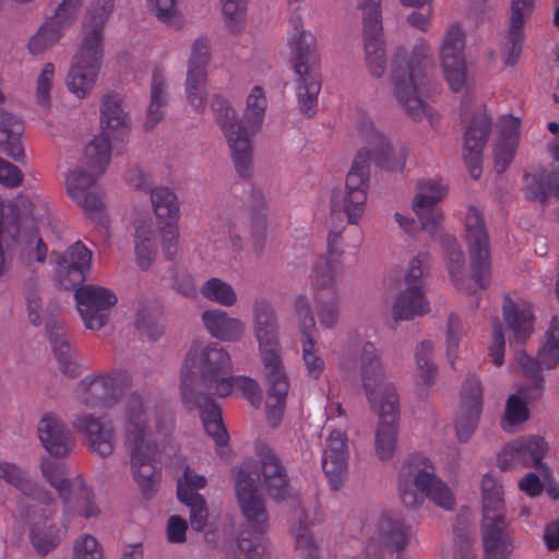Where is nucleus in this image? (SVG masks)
<instances>
[{
  "instance_id": "79ce46f5",
  "label": "nucleus",
  "mask_w": 559,
  "mask_h": 559,
  "mask_svg": "<svg viewBox=\"0 0 559 559\" xmlns=\"http://www.w3.org/2000/svg\"><path fill=\"white\" fill-rule=\"evenodd\" d=\"M23 122L15 116L0 110V150L16 162L25 158L21 142Z\"/></svg>"
},
{
  "instance_id": "7c9ffc66",
  "label": "nucleus",
  "mask_w": 559,
  "mask_h": 559,
  "mask_svg": "<svg viewBox=\"0 0 559 559\" xmlns=\"http://www.w3.org/2000/svg\"><path fill=\"white\" fill-rule=\"evenodd\" d=\"M260 459L257 480L259 487L276 501L284 500L288 493V477L284 466L274 451L266 444L257 445Z\"/></svg>"
},
{
  "instance_id": "680f3d73",
  "label": "nucleus",
  "mask_w": 559,
  "mask_h": 559,
  "mask_svg": "<svg viewBox=\"0 0 559 559\" xmlns=\"http://www.w3.org/2000/svg\"><path fill=\"white\" fill-rule=\"evenodd\" d=\"M55 79V66L46 63L41 69L36 82V99L43 107L50 105V90Z\"/></svg>"
},
{
  "instance_id": "a211bd4d",
  "label": "nucleus",
  "mask_w": 559,
  "mask_h": 559,
  "mask_svg": "<svg viewBox=\"0 0 559 559\" xmlns=\"http://www.w3.org/2000/svg\"><path fill=\"white\" fill-rule=\"evenodd\" d=\"M427 254L413 258L404 275L405 289L397 296L393 306L395 321L412 320L429 312L430 306L424 290V265Z\"/></svg>"
},
{
  "instance_id": "393cba45",
  "label": "nucleus",
  "mask_w": 559,
  "mask_h": 559,
  "mask_svg": "<svg viewBox=\"0 0 559 559\" xmlns=\"http://www.w3.org/2000/svg\"><path fill=\"white\" fill-rule=\"evenodd\" d=\"M85 164L93 173L82 168L70 171L66 178V187L69 197L86 213L93 214L104 206L103 193L96 185V179L105 173L99 170L96 163L91 164L84 155Z\"/></svg>"
},
{
  "instance_id": "13d9d810",
  "label": "nucleus",
  "mask_w": 559,
  "mask_h": 559,
  "mask_svg": "<svg viewBox=\"0 0 559 559\" xmlns=\"http://www.w3.org/2000/svg\"><path fill=\"white\" fill-rule=\"evenodd\" d=\"M432 344L429 341L421 342L415 353L419 376L424 384L430 385L436 377L437 368L430 362Z\"/></svg>"
},
{
  "instance_id": "e433bc0d",
  "label": "nucleus",
  "mask_w": 559,
  "mask_h": 559,
  "mask_svg": "<svg viewBox=\"0 0 559 559\" xmlns=\"http://www.w3.org/2000/svg\"><path fill=\"white\" fill-rule=\"evenodd\" d=\"M520 119L502 117L499 121L498 138L493 146L495 168L502 174L512 163L520 141Z\"/></svg>"
},
{
  "instance_id": "2f4dec72",
  "label": "nucleus",
  "mask_w": 559,
  "mask_h": 559,
  "mask_svg": "<svg viewBox=\"0 0 559 559\" xmlns=\"http://www.w3.org/2000/svg\"><path fill=\"white\" fill-rule=\"evenodd\" d=\"M347 441L346 433L340 429L331 431L325 441L322 468L334 490L338 489L346 478L348 467Z\"/></svg>"
},
{
  "instance_id": "473e14b6",
  "label": "nucleus",
  "mask_w": 559,
  "mask_h": 559,
  "mask_svg": "<svg viewBox=\"0 0 559 559\" xmlns=\"http://www.w3.org/2000/svg\"><path fill=\"white\" fill-rule=\"evenodd\" d=\"M535 0H512L509 29L502 48V58L507 66H514L524 44V24L532 15Z\"/></svg>"
},
{
  "instance_id": "cd10ccee",
  "label": "nucleus",
  "mask_w": 559,
  "mask_h": 559,
  "mask_svg": "<svg viewBox=\"0 0 559 559\" xmlns=\"http://www.w3.org/2000/svg\"><path fill=\"white\" fill-rule=\"evenodd\" d=\"M50 259L57 265L60 286L71 289L85 281L92 263V251L81 241H76L64 254L53 252Z\"/></svg>"
},
{
  "instance_id": "09e8293b",
  "label": "nucleus",
  "mask_w": 559,
  "mask_h": 559,
  "mask_svg": "<svg viewBox=\"0 0 559 559\" xmlns=\"http://www.w3.org/2000/svg\"><path fill=\"white\" fill-rule=\"evenodd\" d=\"M155 230L151 222H142L135 226V254L139 266L146 270L156 255Z\"/></svg>"
},
{
  "instance_id": "6e6d98bb",
  "label": "nucleus",
  "mask_w": 559,
  "mask_h": 559,
  "mask_svg": "<svg viewBox=\"0 0 559 559\" xmlns=\"http://www.w3.org/2000/svg\"><path fill=\"white\" fill-rule=\"evenodd\" d=\"M226 25L231 33L245 27L247 0H221Z\"/></svg>"
},
{
  "instance_id": "20e7f679",
  "label": "nucleus",
  "mask_w": 559,
  "mask_h": 559,
  "mask_svg": "<svg viewBox=\"0 0 559 559\" xmlns=\"http://www.w3.org/2000/svg\"><path fill=\"white\" fill-rule=\"evenodd\" d=\"M360 374L369 404L379 414L374 452L380 461L386 462L394 456L397 445L399 396L393 384L382 382V361L371 342L362 346Z\"/></svg>"
},
{
  "instance_id": "4be33fe9",
  "label": "nucleus",
  "mask_w": 559,
  "mask_h": 559,
  "mask_svg": "<svg viewBox=\"0 0 559 559\" xmlns=\"http://www.w3.org/2000/svg\"><path fill=\"white\" fill-rule=\"evenodd\" d=\"M295 312L298 318L302 361L307 376L313 380H318L325 369V362L319 355L317 340L314 337L316 320L306 296L300 295L296 298Z\"/></svg>"
},
{
  "instance_id": "4d7b16f0",
  "label": "nucleus",
  "mask_w": 559,
  "mask_h": 559,
  "mask_svg": "<svg viewBox=\"0 0 559 559\" xmlns=\"http://www.w3.org/2000/svg\"><path fill=\"white\" fill-rule=\"evenodd\" d=\"M229 383L228 395L235 390L240 391L242 396L246 397L253 406H259L261 403V391L258 382L245 376H231L226 378Z\"/></svg>"
},
{
  "instance_id": "ddd939ff",
  "label": "nucleus",
  "mask_w": 559,
  "mask_h": 559,
  "mask_svg": "<svg viewBox=\"0 0 559 559\" xmlns=\"http://www.w3.org/2000/svg\"><path fill=\"white\" fill-rule=\"evenodd\" d=\"M341 233L331 230L328 236L326 253L316 261L310 284L320 324L331 329L338 316V284L343 280L344 263Z\"/></svg>"
},
{
  "instance_id": "4468645a",
  "label": "nucleus",
  "mask_w": 559,
  "mask_h": 559,
  "mask_svg": "<svg viewBox=\"0 0 559 559\" xmlns=\"http://www.w3.org/2000/svg\"><path fill=\"white\" fill-rule=\"evenodd\" d=\"M40 469L44 478L62 500L67 518L79 515L92 519L100 513L93 490L86 486L81 475L68 479L63 464L48 457L41 461Z\"/></svg>"
},
{
  "instance_id": "412c9836",
  "label": "nucleus",
  "mask_w": 559,
  "mask_h": 559,
  "mask_svg": "<svg viewBox=\"0 0 559 559\" xmlns=\"http://www.w3.org/2000/svg\"><path fill=\"white\" fill-rule=\"evenodd\" d=\"M516 361L524 376L532 380L536 396H540L544 390V377L540 369H554L559 364V318L552 317L545 334V342L537 353V358L528 356L524 352L516 354Z\"/></svg>"
},
{
  "instance_id": "39448f33",
  "label": "nucleus",
  "mask_w": 559,
  "mask_h": 559,
  "mask_svg": "<svg viewBox=\"0 0 559 559\" xmlns=\"http://www.w3.org/2000/svg\"><path fill=\"white\" fill-rule=\"evenodd\" d=\"M253 319L266 384L265 408L270 424L275 427L286 405L289 381L280 355L277 318L269 300H254Z\"/></svg>"
},
{
  "instance_id": "423d86ee",
  "label": "nucleus",
  "mask_w": 559,
  "mask_h": 559,
  "mask_svg": "<svg viewBox=\"0 0 559 559\" xmlns=\"http://www.w3.org/2000/svg\"><path fill=\"white\" fill-rule=\"evenodd\" d=\"M156 418L155 428L160 430L158 414L152 411L144 399L131 394L124 407V438L130 450L133 476L145 497L157 491L159 474L157 472V447L151 440L152 418Z\"/></svg>"
},
{
  "instance_id": "bf43d9fd",
  "label": "nucleus",
  "mask_w": 559,
  "mask_h": 559,
  "mask_svg": "<svg viewBox=\"0 0 559 559\" xmlns=\"http://www.w3.org/2000/svg\"><path fill=\"white\" fill-rule=\"evenodd\" d=\"M296 547L300 550L302 559H319L318 547L313 540L309 527L301 521L293 528Z\"/></svg>"
},
{
  "instance_id": "a878e982",
  "label": "nucleus",
  "mask_w": 559,
  "mask_h": 559,
  "mask_svg": "<svg viewBox=\"0 0 559 559\" xmlns=\"http://www.w3.org/2000/svg\"><path fill=\"white\" fill-rule=\"evenodd\" d=\"M82 4L83 0H61L53 15L29 39V51L37 55L55 45L62 37L63 31L75 21Z\"/></svg>"
},
{
  "instance_id": "8fccbe9b",
  "label": "nucleus",
  "mask_w": 559,
  "mask_h": 559,
  "mask_svg": "<svg viewBox=\"0 0 559 559\" xmlns=\"http://www.w3.org/2000/svg\"><path fill=\"white\" fill-rule=\"evenodd\" d=\"M138 329L150 340L156 341L164 333V318L156 304L143 305L138 311Z\"/></svg>"
},
{
  "instance_id": "37998d69",
  "label": "nucleus",
  "mask_w": 559,
  "mask_h": 559,
  "mask_svg": "<svg viewBox=\"0 0 559 559\" xmlns=\"http://www.w3.org/2000/svg\"><path fill=\"white\" fill-rule=\"evenodd\" d=\"M47 330L60 371L70 378L78 377L81 372L80 366L71 350L70 343L64 336L63 329L57 324L48 323Z\"/></svg>"
},
{
  "instance_id": "72a5a7b5",
  "label": "nucleus",
  "mask_w": 559,
  "mask_h": 559,
  "mask_svg": "<svg viewBox=\"0 0 559 559\" xmlns=\"http://www.w3.org/2000/svg\"><path fill=\"white\" fill-rule=\"evenodd\" d=\"M415 532L404 519L395 512H384L378 520L377 534L370 539L390 551L403 552Z\"/></svg>"
},
{
  "instance_id": "864d4df0",
  "label": "nucleus",
  "mask_w": 559,
  "mask_h": 559,
  "mask_svg": "<svg viewBox=\"0 0 559 559\" xmlns=\"http://www.w3.org/2000/svg\"><path fill=\"white\" fill-rule=\"evenodd\" d=\"M206 478L187 466L182 476L177 480V497L179 500H191L194 496H201L198 490L206 486Z\"/></svg>"
},
{
  "instance_id": "0e129e2a",
  "label": "nucleus",
  "mask_w": 559,
  "mask_h": 559,
  "mask_svg": "<svg viewBox=\"0 0 559 559\" xmlns=\"http://www.w3.org/2000/svg\"><path fill=\"white\" fill-rule=\"evenodd\" d=\"M74 559H104L103 550L95 537L85 535L74 545Z\"/></svg>"
},
{
  "instance_id": "f257e3e1",
  "label": "nucleus",
  "mask_w": 559,
  "mask_h": 559,
  "mask_svg": "<svg viewBox=\"0 0 559 559\" xmlns=\"http://www.w3.org/2000/svg\"><path fill=\"white\" fill-rule=\"evenodd\" d=\"M231 359L218 344L205 347L193 345L181 368L180 390L185 405L199 409L206 433L217 447H225L229 436L224 426L221 407L212 396H228Z\"/></svg>"
},
{
  "instance_id": "603ef678",
  "label": "nucleus",
  "mask_w": 559,
  "mask_h": 559,
  "mask_svg": "<svg viewBox=\"0 0 559 559\" xmlns=\"http://www.w3.org/2000/svg\"><path fill=\"white\" fill-rule=\"evenodd\" d=\"M554 178L551 174L538 173L526 176L527 198L542 203L546 202L554 192Z\"/></svg>"
},
{
  "instance_id": "338daca9",
  "label": "nucleus",
  "mask_w": 559,
  "mask_h": 559,
  "mask_svg": "<svg viewBox=\"0 0 559 559\" xmlns=\"http://www.w3.org/2000/svg\"><path fill=\"white\" fill-rule=\"evenodd\" d=\"M504 346L506 341L502 326L498 321H496L493 325L492 344L489 349V355L491 356L492 362L496 366H501L503 364Z\"/></svg>"
},
{
  "instance_id": "6ab92c4d",
  "label": "nucleus",
  "mask_w": 559,
  "mask_h": 559,
  "mask_svg": "<svg viewBox=\"0 0 559 559\" xmlns=\"http://www.w3.org/2000/svg\"><path fill=\"white\" fill-rule=\"evenodd\" d=\"M466 35L459 23L445 31L439 51L443 76L454 93L463 91L467 82L465 58Z\"/></svg>"
},
{
  "instance_id": "c85d7f7f",
  "label": "nucleus",
  "mask_w": 559,
  "mask_h": 559,
  "mask_svg": "<svg viewBox=\"0 0 559 559\" xmlns=\"http://www.w3.org/2000/svg\"><path fill=\"white\" fill-rule=\"evenodd\" d=\"M483 411V386L475 376H468L461 390L459 417L455 429L457 439L466 442L473 436Z\"/></svg>"
},
{
  "instance_id": "f03ea898",
  "label": "nucleus",
  "mask_w": 559,
  "mask_h": 559,
  "mask_svg": "<svg viewBox=\"0 0 559 559\" xmlns=\"http://www.w3.org/2000/svg\"><path fill=\"white\" fill-rule=\"evenodd\" d=\"M357 129L369 147L359 150L353 160L346 177L345 192L333 193L331 212H344L349 224H358L367 201V190L370 176V160L376 166L389 171H402L408 156L405 146L392 147L386 136L381 133L370 118L362 116Z\"/></svg>"
},
{
  "instance_id": "bb28decb",
  "label": "nucleus",
  "mask_w": 559,
  "mask_h": 559,
  "mask_svg": "<svg viewBox=\"0 0 559 559\" xmlns=\"http://www.w3.org/2000/svg\"><path fill=\"white\" fill-rule=\"evenodd\" d=\"M210 61L207 39L200 37L194 40L188 62L186 95L195 111H203L206 105V67Z\"/></svg>"
},
{
  "instance_id": "b1692460",
  "label": "nucleus",
  "mask_w": 559,
  "mask_h": 559,
  "mask_svg": "<svg viewBox=\"0 0 559 559\" xmlns=\"http://www.w3.org/2000/svg\"><path fill=\"white\" fill-rule=\"evenodd\" d=\"M81 318L88 330H99L106 325L109 309L116 305L117 296L108 288L84 285L74 293Z\"/></svg>"
},
{
  "instance_id": "e2e57ef3",
  "label": "nucleus",
  "mask_w": 559,
  "mask_h": 559,
  "mask_svg": "<svg viewBox=\"0 0 559 559\" xmlns=\"http://www.w3.org/2000/svg\"><path fill=\"white\" fill-rule=\"evenodd\" d=\"M462 336V322L457 314L450 313L447 323V356L450 364L454 365L456 352Z\"/></svg>"
},
{
  "instance_id": "5fc2aeb1",
  "label": "nucleus",
  "mask_w": 559,
  "mask_h": 559,
  "mask_svg": "<svg viewBox=\"0 0 559 559\" xmlns=\"http://www.w3.org/2000/svg\"><path fill=\"white\" fill-rule=\"evenodd\" d=\"M530 411L526 402L523 401L519 394L509 396L506 404L504 418L502 420V428L511 430L514 426L523 424L528 419Z\"/></svg>"
},
{
  "instance_id": "dca6fc26",
  "label": "nucleus",
  "mask_w": 559,
  "mask_h": 559,
  "mask_svg": "<svg viewBox=\"0 0 559 559\" xmlns=\"http://www.w3.org/2000/svg\"><path fill=\"white\" fill-rule=\"evenodd\" d=\"M472 280L479 289L487 288L491 274L489 237L483 215L469 206L464 221Z\"/></svg>"
},
{
  "instance_id": "5701e85b",
  "label": "nucleus",
  "mask_w": 559,
  "mask_h": 559,
  "mask_svg": "<svg viewBox=\"0 0 559 559\" xmlns=\"http://www.w3.org/2000/svg\"><path fill=\"white\" fill-rule=\"evenodd\" d=\"M152 205L162 227L163 251L167 260H173L178 247L179 202L168 188L158 187L151 190Z\"/></svg>"
},
{
  "instance_id": "f8f14e48",
  "label": "nucleus",
  "mask_w": 559,
  "mask_h": 559,
  "mask_svg": "<svg viewBox=\"0 0 559 559\" xmlns=\"http://www.w3.org/2000/svg\"><path fill=\"white\" fill-rule=\"evenodd\" d=\"M288 45L296 74V96L300 111L312 117L322 87L320 64L316 55V37L304 29L300 16H292Z\"/></svg>"
},
{
  "instance_id": "f3484780",
  "label": "nucleus",
  "mask_w": 559,
  "mask_h": 559,
  "mask_svg": "<svg viewBox=\"0 0 559 559\" xmlns=\"http://www.w3.org/2000/svg\"><path fill=\"white\" fill-rule=\"evenodd\" d=\"M131 384L130 373L124 369L115 368L102 376L84 378L79 385V400L91 408L111 407L119 402Z\"/></svg>"
},
{
  "instance_id": "7ed1b4c3",
  "label": "nucleus",
  "mask_w": 559,
  "mask_h": 559,
  "mask_svg": "<svg viewBox=\"0 0 559 559\" xmlns=\"http://www.w3.org/2000/svg\"><path fill=\"white\" fill-rule=\"evenodd\" d=\"M435 59L429 43L418 38L413 47L409 60L406 50L399 48L392 61L391 79L400 104L414 119L427 118L431 128L437 129L439 115L426 102L435 91L430 73Z\"/></svg>"
},
{
  "instance_id": "c756f323",
  "label": "nucleus",
  "mask_w": 559,
  "mask_h": 559,
  "mask_svg": "<svg viewBox=\"0 0 559 559\" xmlns=\"http://www.w3.org/2000/svg\"><path fill=\"white\" fill-rule=\"evenodd\" d=\"M491 130V117L486 108L476 112L464 133V160L473 179L481 175L483 150Z\"/></svg>"
},
{
  "instance_id": "f704fd0d",
  "label": "nucleus",
  "mask_w": 559,
  "mask_h": 559,
  "mask_svg": "<svg viewBox=\"0 0 559 559\" xmlns=\"http://www.w3.org/2000/svg\"><path fill=\"white\" fill-rule=\"evenodd\" d=\"M74 428L87 437L92 452L108 456L115 449V429L111 420L105 417L81 415L73 421Z\"/></svg>"
},
{
  "instance_id": "49530a36",
  "label": "nucleus",
  "mask_w": 559,
  "mask_h": 559,
  "mask_svg": "<svg viewBox=\"0 0 559 559\" xmlns=\"http://www.w3.org/2000/svg\"><path fill=\"white\" fill-rule=\"evenodd\" d=\"M167 104L165 72L155 68L151 83V102L147 108L145 128H154L164 117L163 107Z\"/></svg>"
},
{
  "instance_id": "58836bf2",
  "label": "nucleus",
  "mask_w": 559,
  "mask_h": 559,
  "mask_svg": "<svg viewBox=\"0 0 559 559\" xmlns=\"http://www.w3.org/2000/svg\"><path fill=\"white\" fill-rule=\"evenodd\" d=\"M503 318L512 337L519 343H525L534 331L535 317L532 306L525 300L514 301L506 297L503 301Z\"/></svg>"
},
{
  "instance_id": "6e6552de",
  "label": "nucleus",
  "mask_w": 559,
  "mask_h": 559,
  "mask_svg": "<svg viewBox=\"0 0 559 559\" xmlns=\"http://www.w3.org/2000/svg\"><path fill=\"white\" fill-rule=\"evenodd\" d=\"M112 12L111 0L105 1L103 13L88 10L78 52L67 75V87L78 98H85L94 88L104 57V28Z\"/></svg>"
},
{
  "instance_id": "ea45409f",
  "label": "nucleus",
  "mask_w": 559,
  "mask_h": 559,
  "mask_svg": "<svg viewBox=\"0 0 559 559\" xmlns=\"http://www.w3.org/2000/svg\"><path fill=\"white\" fill-rule=\"evenodd\" d=\"M485 559H509L514 548L510 524L481 525Z\"/></svg>"
},
{
  "instance_id": "c9c22d12",
  "label": "nucleus",
  "mask_w": 559,
  "mask_h": 559,
  "mask_svg": "<svg viewBox=\"0 0 559 559\" xmlns=\"http://www.w3.org/2000/svg\"><path fill=\"white\" fill-rule=\"evenodd\" d=\"M38 437L43 447L55 457H63L72 451L73 440L64 423L52 414H46L39 421Z\"/></svg>"
},
{
  "instance_id": "2eb2a0df",
  "label": "nucleus",
  "mask_w": 559,
  "mask_h": 559,
  "mask_svg": "<svg viewBox=\"0 0 559 559\" xmlns=\"http://www.w3.org/2000/svg\"><path fill=\"white\" fill-rule=\"evenodd\" d=\"M121 103L122 98L117 93L104 96L100 107L102 132L85 146L87 160L96 163L100 173L106 170L110 162L111 141H123L129 133L128 114Z\"/></svg>"
},
{
  "instance_id": "c03bdc74",
  "label": "nucleus",
  "mask_w": 559,
  "mask_h": 559,
  "mask_svg": "<svg viewBox=\"0 0 559 559\" xmlns=\"http://www.w3.org/2000/svg\"><path fill=\"white\" fill-rule=\"evenodd\" d=\"M0 478L14 486L25 497L32 498L39 503L49 504L51 501L50 493L32 483L26 474L14 464L0 462Z\"/></svg>"
},
{
  "instance_id": "9d476101",
  "label": "nucleus",
  "mask_w": 559,
  "mask_h": 559,
  "mask_svg": "<svg viewBox=\"0 0 559 559\" xmlns=\"http://www.w3.org/2000/svg\"><path fill=\"white\" fill-rule=\"evenodd\" d=\"M236 492L246 519L238 534V548L246 559H266L269 546L265 533L269 527V516L255 479L250 472V465L247 463L242 464L238 471Z\"/></svg>"
},
{
  "instance_id": "a19ab883",
  "label": "nucleus",
  "mask_w": 559,
  "mask_h": 559,
  "mask_svg": "<svg viewBox=\"0 0 559 559\" xmlns=\"http://www.w3.org/2000/svg\"><path fill=\"white\" fill-rule=\"evenodd\" d=\"M202 321L213 337L224 342L237 341L243 334V323L219 309L204 311L202 313Z\"/></svg>"
},
{
  "instance_id": "4c0bfd02",
  "label": "nucleus",
  "mask_w": 559,
  "mask_h": 559,
  "mask_svg": "<svg viewBox=\"0 0 559 559\" xmlns=\"http://www.w3.org/2000/svg\"><path fill=\"white\" fill-rule=\"evenodd\" d=\"M481 525L510 524L503 499V488L493 475L487 473L481 480Z\"/></svg>"
},
{
  "instance_id": "69168bd1",
  "label": "nucleus",
  "mask_w": 559,
  "mask_h": 559,
  "mask_svg": "<svg viewBox=\"0 0 559 559\" xmlns=\"http://www.w3.org/2000/svg\"><path fill=\"white\" fill-rule=\"evenodd\" d=\"M22 171L13 164L0 157V183L8 188H15L21 185Z\"/></svg>"
},
{
  "instance_id": "0eeeda50",
  "label": "nucleus",
  "mask_w": 559,
  "mask_h": 559,
  "mask_svg": "<svg viewBox=\"0 0 559 559\" xmlns=\"http://www.w3.org/2000/svg\"><path fill=\"white\" fill-rule=\"evenodd\" d=\"M212 109L230 148L233 163L241 178L252 175V138L262 127L267 99L264 90L257 85L247 97L243 119L238 121L234 108L219 95L211 102Z\"/></svg>"
},
{
  "instance_id": "aec40b11",
  "label": "nucleus",
  "mask_w": 559,
  "mask_h": 559,
  "mask_svg": "<svg viewBox=\"0 0 559 559\" xmlns=\"http://www.w3.org/2000/svg\"><path fill=\"white\" fill-rule=\"evenodd\" d=\"M364 12V39L367 64L373 76L380 78L386 69L381 19V0H358Z\"/></svg>"
},
{
  "instance_id": "052dcab7",
  "label": "nucleus",
  "mask_w": 559,
  "mask_h": 559,
  "mask_svg": "<svg viewBox=\"0 0 559 559\" xmlns=\"http://www.w3.org/2000/svg\"><path fill=\"white\" fill-rule=\"evenodd\" d=\"M190 509V525L192 530H204L209 519V510L203 496H194L191 500H179Z\"/></svg>"
},
{
  "instance_id": "de8ad7c7",
  "label": "nucleus",
  "mask_w": 559,
  "mask_h": 559,
  "mask_svg": "<svg viewBox=\"0 0 559 559\" xmlns=\"http://www.w3.org/2000/svg\"><path fill=\"white\" fill-rule=\"evenodd\" d=\"M29 538L35 550L45 556L58 546L60 530L45 515L31 524Z\"/></svg>"
},
{
  "instance_id": "774afa93",
  "label": "nucleus",
  "mask_w": 559,
  "mask_h": 559,
  "mask_svg": "<svg viewBox=\"0 0 559 559\" xmlns=\"http://www.w3.org/2000/svg\"><path fill=\"white\" fill-rule=\"evenodd\" d=\"M176 3L177 0H154L152 10L159 21L173 25V21L177 15Z\"/></svg>"
},
{
  "instance_id": "3c124183",
  "label": "nucleus",
  "mask_w": 559,
  "mask_h": 559,
  "mask_svg": "<svg viewBox=\"0 0 559 559\" xmlns=\"http://www.w3.org/2000/svg\"><path fill=\"white\" fill-rule=\"evenodd\" d=\"M200 292L207 300L225 307L233 306L237 300L234 288L228 283L217 277L206 281L201 286Z\"/></svg>"
},
{
  "instance_id": "9b49d317",
  "label": "nucleus",
  "mask_w": 559,
  "mask_h": 559,
  "mask_svg": "<svg viewBox=\"0 0 559 559\" xmlns=\"http://www.w3.org/2000/svg\"><path fill=\"white\" fill-rule=\"evenodd\" d=\"M397 488L402 503L409 509L423 506L427 499L445 510L454 507L452 491L436 475L435 465L423 453L416 452L405 459L399 473Z\"/></svg>"
},
{
  "instance_id": "a18cd8bd",
  "label": "nucleus",
  "mask_w": 559,
  "mask_h": 559,
  "mask_svg": "<svg viewBox=\"0 0 559 559\" xmlns=\"http://www.w3.org/2000/svg\"><path fill=\"white\" fill-rule=\"evenodd\" d=\"M546 450L547 444L543 438L531 436L508 444L506 454L514 453L521 459L524 467L534 466L539 469L543 466Z\"/></svg>"
},
{
  "instance_id": "1a4fd4ad",
  "label": "nucleus",
  "mask_w": 559,
  "mask_h": 559,
  "mask_svg": "<svg viewBox=\"0 0 559 559\" xmlns=\"http://www.w3.org/2000/svg\"><path fill=\"white\" fill-rule=\"evenodd\" d=\"M448 193V187L441 179H429L418 185V192L413 201V209L421 228L438 238L447 254L448 269L453 284L462 290L472 294L474 290L464 286L465 258L456 238L452 235H443L439 231L442 214L437 203Z\"/></svg>"
}]
</instances>
